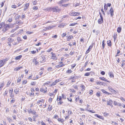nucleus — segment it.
Returning a JSON list of instances; mask_svg holds the SVG:
<instances>
[{"instance_id":"c9c22d12","label":"nucleus","mask_w":125,"mask_h":125,"mask_svg":"<svg viewBox=\"0 0 125 125\" xmlns=\"http://www.w3.org/2000/svg\"><path fill=\"white\" fill-rule=\"evenodd\" d=\"M65 65V64H60L56 66L55 67L57 68H59L60 67H62Z\"/></svg>"},{"instance_id":"cd10ccee","label":"nucleus","mask_w":125,"mask_h":125,"mask_svg":"<svg viewBox=\"0 0 125 125\" xmlns=\"http://www.w3.org/2000/svg\"><path fill=\"white\" fill-rule=\"evenodd\" d=\"M23 68V67L22 66L16 67L14 68V70L15 71H17Z\"/></svg>"},{"instance_id":"9b49d317","label":"nucleus","mask_w":125,"mask_h":125,"mask_svg":"<svg viewBox=\"0 0 125 125\" xmlns=\"http://www.w3.org/2000/svg\"><path fill=\"white\" fill-rule=\"evenodd\" d=\"M51 59L53 60H56L57 59V57L55 53H54L53 52L51 53Z\"/></svg>"},{"instance_id":"7ed1b4c3","label":"nucleus","mask_w":125,"mask_h":125,"mask_svg":"<svg viewBox=\"0 0 125 125\" xmlns=\"http://www.w3.org/2000/svg\"><path fill=\"white\" fill-rule=\"evenodd\" d=\"M8 40L9 42H8V44L10 47L11 46V43H12V44L13 45H16L17 44V43L16 42H15L14 40L11 38H8Z\"/></svg>"},{"instance_id":"58836bf2","label":"nucleus","mask_w":125,"mask_h":125,"mask_svg":"<svg viewBox=\"0 0 125 125\" xmlns=\"http://www.w3.org/2000/svg\"><path fill=\"white\" fill-rule=\"evenodd\" d=\"M80 87L81 88V90L82 91H83L85 90V87L84 86L83 84H81L80 86Z\"/></svg>"},{"instance_id":"603ef678","label":"nucleus","mask_w":125,"mask_h":125,"mask_svg":"<svg viewBox=\"0 0 125 125\" xmlns=\"http://www.w3.org/2000/svg\"><path fill=\"white\" fill-rule=\"evenodd\" d=\"M104 9L105 10H107L108 6L106 4H104Z\"/></svg>"},{"instance_id":"20e7f679","label":"nucleus","mask_w":125,"mask_h":125,"mask_svg":"<svg viewBox=\"0 0 125 125\" xmlns=\"http://www.w3.org/2000/svg\"><path fill=\"white\" fill-rule=\"evenodd\" d=\"M34 90L33 88H31L30 90H28L26 92V94L31 96H33L34 95Z\"/></svg>"},{"instance_id":"f03ea898","label":"nucleus","mask_w":125,"mask_h":125,"mask_svg":"<svg viewBox=\"0 0 125 125\" xmlns=\"http://www.w3.org/2000/svg\"><path fill=\"white\" fill-rule=\"evenodd\" d=\"M69 1V0H61L58 3L60 6L66 7L68 6L69 4L68 3L66 4H64L67 2Z\"/></svg>"},{"instance_id":"a211bd4d","label":"nucleus","mask_w":125,"mask_h":125,"mask_svg":"<svg viewBox=\"0 0 125 125\" xmlns=\"http://www.w3.org/2000/svg\"><path fill=\"white\" fill-rule=\"evenodd\" d=\"M24 76V75L23 74H21L20 76H19L18 77V79L17 80V83H19L20 82L21 80V79H23V77Z\"/></svg>"},{"instance_id":"2eb2a0df","label":"nucleus","mask_w":125,"mask_h":125,"mask_svg":"<svg viewBox=\"0 0 125 125\" xmlns=\"http://www.w3.org/2000/svg\"><path fill=\"white\" fill-rule=\"evenodd\" d=\"M47 87H42L40 88V91L43 93H46L47 91Z\"/></svg>"},{"instance_id":"4d7b16f0","label":"nucleus","mask_w":125,"mask_h":125,"mask_svg":"<svg viewBox=\"0 0 125 125\" xmlns=\"http://www.w3.org/2000/svg\"><path fill=\"white\" fill-rule=\"evenodd\" d=\"M91 72L86 73L84 74V76H88L90 75V73Z\"/></svg>"},{"instance_id":"69168bd1","label":"nucleus","mask_w":125,"mask_h":125,"mask_svg":"<svg viewBox=\"0 0 125 125\" xmlns=\"http://www.w3.org/2000/svg\"><path fill=\"white\" fill-rule=\"evenodd\" d=\"M66 35V32L64 33L61 34V36L62 38H64Z\"/></svg>"},{"instance_id":"864d4df0","label":"nucleus","mask_w":125,"mask_h":125,"mask_svg":"<svg viewBox=\"0 0 125 125\" xmlns=\"http://www.w3.org/2000/svg\"><path fill=\"white\" fill-rule=\"evenodd\" d=\"M78 24L77 23H73L70 24L69 25L70 26H75L76 24Z\"/></svg>"},{"instance_id":"4c0bfd02","label":"nucleus","mask_w":125,"mask_h":125,"mask_svg":"<svg viewBox=\"0 0 125 125\" xmlns=\"http://www.w3.org/2000/svg\"><path fill=\"white\" fill-rule=\"evenodd\" d=\"M105 45V40H104L102 41V46L103 47V49H104Z\"/></svg>"},{"instance_id":"09e8293b","label":"nucleus","mask_w":125,"mask_h":125,"mask_svg":"<svg viewBox=\"0 0 125 125\" xmlns=\"http://www.w3.org/2000/svg\"><path fill=\"white\" fill-rule=\"evenodd\" d=\"M101 91L103 92V93H104L108 95H109L110 94V93H108V92H107L106 91H105L103 89H102L101 90Z\"/></svg>"},{"instance_id":"5fc2aeb1","label":"nucleus","mask_w":125,"mask_h":125,"mask_svg":"<svg viewBox=\"0 0 125 125\" xmlns=\"http://www.w3.org/2000/svg\"><path fill=\"white\" fill-rule=\"evenodd\" d=\"M61 97L63 99H66V96L64 94H62Z\"/></svg>"},{"instance_id":"338daca9","label":"nucleus","mask_w":125,"mask_h":125,"mask_svg":"<svg viewBox=\"0 0 125 125\" xmlns=\"http://www.w3.org/2000/svg\"><path fill=\"white\" fill-rule=\"evenodd\" d=\"M123 102H125V99L122 97L119 98Z\"/></svg>"},{"instance_id":"a19ab883","label":"nucleus","mask_w":125,"mask_h":125,"mask_svg":"<svg viewBox=\"0 0 125 125\" xmlns=\"http://www.w3.org/2000/svg\"><path fill=\"white\" fill-rule=\"evenodd\" d=\"M65 24L62 23L60 24L58 26V27L60 28H62L64 27L65 25Z\"/></svg>"},{"instance_id":"ea45409f","label":"nucleus","mask_w":125,"mask_h":125,"mask_svg":"<svg viewBox=\"0 0 125 125\" xmlns=\"http://www.w3.org/2000/svg\"><path fill=\"white\" fill-rule=\"evenodd\" d=\"M4 83L3 82L2 83H1L0 85V90H2V88L4 86Z\"/></svg>"},{"instance_id":"6e6552de","label":"nucleus","mask_w":125,"mask_h":125,"mask_svg":"<svg viewBox=\"0 0 125 125\" xmlns=\"http://www.w3.org/2000/svg\"><path fill=\"white\" fill-rule=\"evenodd\" d=\"M8 60V58H6L5 59L0 60V68L3 66L6 63V62Z\"/></svg>"},{"instance_id":"393cba45","label":"nucleus","mask_w":125,"mask_h":125,"mask_svg":"<svg viewBox=\"0 0 125 125\" xmlns=\"http://www.w3.org/2000/svg\"><path fill=\"white\" fill-rule=\"evenodd\" d=\"M57 120L59 122L63 124L65 120L63 119L62 118H58Z\"/></svg>"},{"instance_id":"412c9836","label":"nucleus","mask_w":125,"mask_h":125,"mask_svg":"<svg viewBox=\"0 0 125 125\" xmlns=\"http://www.w3.org/2000/svg\"><path fill=\"white\" fill-rule=\"evenodd\" d=\"M108 88L109 90L113 93L116 94L117 92L116 91H115L110 87H108Z\"/></svg>"},{"instance_id":"6ab92c4d","label":"nucleus","mask_w":125,"mask_h":125,"mask_svg":"<svg viewBox=\"0 0 125 125\" xmlns=\"http://www.w3.org/2000/svg\"><path fill=\"white\" fill-rule=\"evenodd\" d=\"M60 81V80H59V79L56 80L50 85V86H52L54 85H56L57 83L59 82Z\"/></svg>"},{"instance_id":"a18cd8bd","label":"nucleus","mask_w":125,"mask_h":125,"mask_svg":"<svg viewBox=\"0 0 125 125\" xmlns=\"http://www.w3.org/2000/svg\"><path fill=\"white\" fill-rule=\"evenodd\" d=\"M104 82H103L99 81L96 82V84L97 85H103Z\"/></svg>"},{"instance_id":"5701e85b","label":"nucleus","mask_w":125,"mask_h":125,"mask_svg":"<svg viewBox=\"0 0 125 125\" xmlns=\"http://www.w3.org/2000/svg\"><path fill=\"white\" fill-rule=\"evenodd\" d=\"M94 116H96L99 119H101L102 120H104V118L103 116L98 115L97 114H95Z\"/></svg>"},{"instance_id":"4be33fe9","label":"nucleus","mask_w":125,"mask_h":125,"mask_svg":"<svg viewBox=\"0 0 125 125\" xmlns=\"http://www.w3.org/2000/svg\"><path fill=\"white\" fill-rule=\"evenodd\" d=\"M41 77V76H40L39 75H34L32 79L34 80H36L40 78Z\"/></svg>"},{"instance_id":"ddd939ff","label":"nucleus","mask_w":125,"mask_h":125,"mask_svg":"<svg viewBox=\"0 0 125 125\" xmlns=\"http://www.w3.org/2000/svg\"><path fill=\"white\" fill-rule=\"evenodd\" d=\"M100 18L98 20V22L99 24H101L103 22V18L100 13Z\"/></svg>"},{"instance_id":"37998d69","label":"nucleus","mask_w":125,"mask_h":125,"mask_svg":"<svg viewBox=\"0 0 125 125\" xmlns=\"http://www.w3.org/2000/svg\"><path fill=\"white\" fill-rule=\"evenodd\" d=\"M107 44L108 46L111 47V42L110 40L108 41L107 42Z\"/></svg>"},{"instance_id":"c756f323","label":"nucleus","mask_w":125,"mask_h":125,"mask_svg":"<svg viewBox=\"0 0 125 125\" xmlns=\"http://www.w3.org/2000/svg\"><path fill=\"white\" fill-rule=\"evenodd\" d=\"M73 38V36L72 35H69L67 37V41H69Z\"/></svg>"},{"instance_id":"0e129e2a","label":"nucleus","mask_w":125,"mask_h":125,"mask_svg":"<svg viewBox=\"0 0 125 125\" xmlns=\"http://www.w3.org/2000/svg\"><path fill=\"white\" fill-rule=\"evenodd\" d=\"M45 61V57H44L42 59V61H40V62L41 63H43Z\"/></svg>"},{"instance_id":"774afa93","label":"nucleus","mask_w":125,"mask_h":125,"mask_svg":"<svg viewBox=\"0 0 125 125\" xmlns=\"http://www.w3.org/2000/svg\"><path fill=\"white\" fill-rule=\"evenodd\" d=\"M41 125H47L42 120L41 121Z\"/></svg>"},{"instance_id":"423d86ee","label":"nucleus","mask_w":125,"mask_h":125,"mask_svg":"<svg viewBox=\"0 0 125 125\" xmlns=\"http://www.w3.org/2000/svg\"><path fill=\"white\" fill-rule=\"evenodd\" d=\"M45 102V100L43 99H41V100H38L37 102V104L39 105V107L40 108H42L43 107V104H44Z\"/></svg>"},{"instance_id":"aec40b11","label":"nucleus","mask_w":125,"mask_h":125,"mask_svg":"<svg viewBox=\"0 0 125 125\" xmlns=\"http://www.w3.org/2000/svg\"><path fill=\"white\" fill-rule=\"evenodd\" d=\"M86 106L87 107L86 108L87 109H86L87 110V111H88L89 112H91L92 113H95V112L93 110H90L88 108L90 106V105L89 104H87Z\"/></svg>"},{"instance_id":"3c124183","label":"nucleus","mask_w":125,"mask_h":125,"mask_svg":"<svg viewBox=\"0 0 125 125\" xmlns=\"http://www.w3.org/2000/svg\"><path fill=\"white\" fill-rule=\"evenodd\" d=\"M14 92L16 94H17L19 92V89L16 88L14 89Z\"/></svg>"},{"instance_id":"49530a36","label":"nucleus","mask_w":125,"mask_h":125,"mask_svg":"<svg viewBox=\"0 0 125 125\" xmlns=\"http://www.w3.org/2000/svg\"><path fill=\"white\" fill-rule=\"evenodd\" d=\"M72 72V71L71 69H68L66 71V73L67 74H70Z\"/></svg>"},{"instance_id":"f704fd0d","label":"nucleus","mask_w":125,"mask_h":125,"mask_svg":"<svg viewBox=\"0 0 125 125\" xmlns=\"http://www.w3.org/2000/svg\"><path fill=\"white\" fill-rule=\"evenodd\" d=\"M122 28L121 27H118L117 29V31L118 33H120L122 31Z\"/></svg>"},{"instance_id":"6e6d98bb","label":"nucleus","mask_w":125,"mask_h":125,"mask_svg":"<svg viewBox=\"0 0 125 125\" xmlns=\"http://www.w3.org/2000/svg\"><path fill=\"white\" fill-rule=\"evenodd\" d=\"M38 9V8L37 6H34L32 8V9L35 10H37Z\"/></svg>"},{"instance_id":"2f4dec72","label":"nucleus","mask_w":125,"mask_h":125,"mask_svg":"<svg viewBox=\"0 0 125 125\" xmlns=\"http://www.w3.org/2000/svg\"><path fill=\"white\" fill-rule=\"evenodd\" d=\"M33 62L35 65L37 64L38 63V62L37 60V58H34L33 59Z\"/></svg>"},{"instance_id":"39448f33","label":"nucleus","mask_w":125,"mask_h":125,"mask_svg":"<svg viewBox=\"0 0 125 125\" xmlns=\"http://www.w3.org/2000/svg\"><path fill=\"white\" fill-rule=\"evenodd\" d=\"M62 98L61 96H58L57 97L56 101L57 102L58 105H61L62 104L63 102L62 101Z\"/></svg>"},{"instance_id":"9d476101","label":"nucleus","mask_w":125,"mask_h":125,"mask_svg":"<svg viewBox=\"0 0 125 125\" xmlns=\"http://www.w3.org/2000/svg\"><path fill=\"white\" fill-rule=\"evenodd\" d=\"M52 109L53 107L52 105L50 104H49L46 109V112L47 114L49 113V112L52 110Z\"/></svg>"},{"instance_id":"f257e3e1","label":"nucleus","mask_w":125,"mask_h":125,"mask_svg":"<svg viewBox=\"0 0 125 125\" xmlns=\"http://www.w3.org/2000/svg\"><path fill=\"white\" fill-rule=\"evenodd\" d=\"M9 28V26L7 24H5L3 22L0 23V30L2 29L3 31L5 32Z\"/></svg>"},{"instance_id":"72a5a7b5","label":"nucleus","mask_w":125,"mask_h":125,"mask_svg":"<svg viewBox=\"0 0 125 125\" xmlns=\"http://www.w3.org/2000/svg\"><path fill=\"white\" fill-rule=\"evenodd\" d=\"M113 101L111 100H109L107 102V105L111 106L112 105Z\"/></svg>"},{"instance_id":"8fccbe9b","label":"nucleus","mask_w":125,"mask_h":125,"mask_svg":"<svg viewBox=\"0 0 125 125\" xmlns=\"http://www.w3.org/2000/svg\"><path fill=\"white\" fill-rule=\"evenodd\" d=\"M17 40L18 42H20L22 41V39L20 37H18L17 38Z\"/></svg>"},{"instance_id":"4468645a","label":"nucleus","mask_w":125,"mask_h":125,"mask_svg":"<svg viewBox=\"0 0 125 125\" xmlns=\"http://www.w3.org/2000/svg\"><path fill=\"white\" fill-rule=\"evenodd\" d=\"M54 26H49L48 27H45L44 29H43V30L44 31H46L49 30H50L53 27H54Z\"/></svg>"},{"instance_id":"bf43d9fd","label":"nucleus","mask_w":125,"mask_h":125,"mask_svg":"<svg viewBox=\"0 0 125 125\" xmlns=\"http://www.w3.org/2000/svg\"><path fill=\"white\" fill-rule=\"evenodd\" d=\"M72 113V111L70 110H68V116H70V115H71Z\"/></svg>"},{"instance_id":"c03bdc74","label":"nucleus","mask_w":125,"mask_h":125,"mask_svg":"<svg viewBox=\"0 0 125 125\" xmlns=\"http://www.w3.org/2000/svg\"><path fill=\"white\" fill-rule=\"evenodd\" d=\"M8 91L7 90H6L5 91V92L4 93L3 95L5 96H8Z\"/></svg>"},{"instance_id":"de8ad7c7","label":"nucleus","mask_w":125,"mask_h":125,"mask_svg":"<svg viewBox=\"0 0 125 125\" xmlns=\"http://www.w3.org/2000/svg\"><path fill=\"white\" fill-rule=\"evenodd\" d=\"M80 99L79 96H78L75 99V101L76 102L78 103Z\"/></svg>"},{"instance_id":"e433bc0d","label":"nucleus","mask_w":125,"mask_h":125,"mask_svg":"<svg viewBox=\"0 0 125 125\" xmlns=\"http://www.w3.org/2000/svg\"><path fill=\"white\" fill-rule=\"evenodd\" d=\"M108 74L109 75V77L110 78H114V75L113 73L112 72H110Z\"/></svg>"},{"instance_id":"bb28decb","label":"nucleus","mask_w":125,"mask_h":125,"mask_svg":"<svg viewBox=\"0 0 125 125\" xmlns=\"http://www.w3.org/2000/svg\"><path fill=\"white\" fill-rule=\"evenodd\" d=\"M99 79L101 80L102 81H104L107 82L109 83H110V82H109L104 77H100L99 78Z\"/></svg>"},{"instance_id":"f3484780","label":"nucleus","mask_w":125,"mask_h":125,"mask_svg":"<svg viewBox=\"0 0 125 125\" xmlns=\"http://www.w3.org/2000/svg\"><path fill=\"white\" fill-rule=\"evenodd\" d=\"M8 92L10 97H14V95L13 94V89L12 88H11L10 89H9V90Z\"/></svg>"},{"instance_id":"7c9ffc66","label":"nucleus","mask_w":125,"mask_h":125,"mask_svg":"<svg viewBox=\"0 0 125 125\" xmlns=\"http://www.w3.org/2000/svg\"><path fill=\"white\" fill-rule=\"evenodd\" d=\"M23 22L21 21L18 20L16 22V24H23Z\"/></svg>"},{"instance_id":"0eeeda50","label":"nucleus","mask_w":125,"mask_h":125,"mask_svg":"<svg viewBox=\"0 0 125 125\" xmlns=\"http://www.w3.org/2000/svg\"><path fill=\"white\" fill-rule=\"evenodd\" d=\"M49 10L53 12H59L61 10V9L58 8V6L51 8H50Z\"/></svg>"},{"instance_id":"13d9d810","label":"nucleus","mask_w":125,"mask_h":125,"mask_svg":"<svg viewBox=\"0 0 125 125\" xmlns=\"http://www.w3.org/2000/svg\"><path fill=\"white\" fill-rule=\"evenodd\" d=\"M80 5V3L76 2L73 5L74 6L76 7L79 5Z\"/></svg>"},{"instance_id":"dca6fc26","label":"nucleus","mask_w":125,"mask_h":125,"mask_svg":"<svg viewBox=\"0 0 125 125\" xmlns=\"http://www.w3.org/2000/svg\"><path fill=\"white\" fill-rule=\"evenodd\" d=\"M31 112L32 114L35 115L34 116H33V117L34 118H33V120L35 121V118L38 117V114L34 110H33L32 111H31Z\"/></svg>"},{"instance_id":"473e14b6","label":"nucleus","mask_w":125,"mask_h":125,"mask_svg":"<svg viewBox=\"0 0 125 125\" xmlns=\"http://www.w3.org/2000/svg\"><path fill=\"white\" fill-rule=\"evenodd\" d=\"M117 34L116 32L114 33L113 36V37L114 39V41H115L117 38Z\"/></svg>"},{"instance_id":"e2e57ef3","label":"nucleus","mask_w":125,"mask_h":125,"mask_svg":"<svg viewBox=\"0 0 125 125\" xmlns=\"http://www.w3.org/2000/svg\"><path fill=\"white\" fill-rule=\"evenodd\" d=\"M34 1L32 2L33 4V5H35L37 4V1L36 0H34Z\"/></svg>"},{"instance_id":"79ce46f5","label":"nucleus","mask_w":125,"mask_h":125,"mask_svg":"<svg viewBox=\"0 0 125 125\" xmlns=\"http://www.w3.org/2000/svg\"><path fill=\"white\" fill-rule=\"evenodd\" d=\"M29 5V3H26L24 5V6L25 7V9H28Z\"/></svg>"},{"instance_id":"b1692460","label":"nucleus","mask_w":125,"mask_h":125,"mask_svg":"<svg viewBox=\"0 0 125 125\" xmlns=\"http://www.w3.org/2000/svg\"><path fill=\"white\" fill-rule=\"evenodd\" d=\"M109 12L111 14V16H113L114 15V10L113 8L112 7H111L109 10Z\"/></svg>"},{"instance_id":"c85d7f7f","label":"nucleus","mask_w":125,"mask_h":125,"mask_svg":"<svg viewBox=\"0 0 125 125\" xmlns=\"http://www.w3.org/2000/svg\"><path fill=\"white\" fill-rule=\"evenodd\" d=\"M47 121L49 123L50 125L53 123L52 121L50 118H47Z\"/></svg>"},{"instance_id":"680f3d73","label":"nucleus","mask_w":125,"mask_h":125,"mask_svg":"<svg viewBox=\"0 0 125 125\" xmlns=\"http://www.w3.org/2000/svg\"><path fill=\"white\" fill-rule=\"evenodd\" d=\"M81 105L83 102V100L82 99H80L78 102Z\"/></svg>"},{"instance_id":"a878e982","label":"nucleus","mask_w":125,"mask_h":125,"mask_svg":"<svg viewBox=\"0 0 125 125\" xmlns=\"http://www.w3.org/2000/svg\"><path fill=\"white\" fill-rule=\"evenodd\" d=\"M22 57V55H21L15 57V59L16 60H20Z\"/></svg>"},{"instance_id":"052dcab7","label":"nucleus","mask_w":125,"mask_h":125,"mask_svg":"<svg viewBox=\"0 0 125 125\" xmlns=\"http://www.w3.org/2000/svg\"><path fill=\"white\" fill-rule=\"evenodd\" d=\"M30 84L31 85H35L36 84V82H31Z\"/></svg>"},{"instance_id":"1a4fd4ad","label":"nucleus","mask_w":125,"mask_h":125,"mask_svg":"<svg viewBox=\"0 0 125 125\" xmlns=\"http://www.w3.org/2000/svg\"><path fill=\"white\" fill-rule=\"evenodd\" d=\"M77 77L76 76H71L68 79V80L72 83L76 82L75 79H76Z\"/></svg>"},{"instance_id":"f8f14e48","label":"nucleus","mask_w":125,"mask_h":125,"mask_svg":"<svg viewBox=\"0 0 125 125\" xmlns=\"http://www.w3.org/2000/svg\"><path fill=\"white\" fill-rule=\"evenodd\" d=\"M69 14L72 16H77L80 15V13L78 12L72 11Z\"/></svg>"}]
</instances>
